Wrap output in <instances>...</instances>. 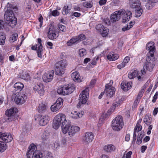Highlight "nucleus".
<instances>
[{"instance_id":"7c9ffc66","label":"nucleus","mask_w":158,"mask_h":158,"mask_svg":"<svg viewBox=\"0 0 158 158\" xmlns=\"http://www.w3.org/2000/svg\"><path fill=\"white\" fill-rule=\"evenodd\" d=\"M43 157V154L39 150L35 151L33 152L32 156V158H41Z\"/></svg>"},{"instance_id":"e433bc0d","label":"nucleus","mask_w":158,"mask_h":158,"mask_svg":"<svg viewBox=\"0 0 158 158\" xmlns=\"http://www.w3.org/2000/svg\"><path fill=\"white\" fill-rule=\"evenodd\" d=\"M6 36L2 32L0 33V44L3 45L4 44Z\"/></svg>"},{"instance_id":"5fc2aeb1","label":"nucleus","mask_w":158,"mask_h":158,"mask_svg":"<svg viewBox=\"0 0 158 158\" xmlns=\"http://www.w3.org/2000/svg\"><path fill=\"white\" fill-rule=\"evenodd\" d=\"M140 101V100H139L138 99L136 98V99L135 100V101L134 102V103H133V105L132 106V108H136L137 107L138 103H139Z\"/></svg>"},{"instance_id":"f8f14e48","label":"nucleus","mask_w":158,"mask_h":158,"mask_svg":"<svg viewBox=\"0 0 158 158\" xmlns=\"http://www.w3.org/2000/svg\"><path fill=\"white\" fill-rule=\"evenodd\" d=\"M48 34V38L52 40L56 39L58 36L56 29L54 26H51L49 28Z\"/></svg>"},{"instance_id":"7ed1b4c3","label":"nucleus","mask_w":158,"mask_h":158,"mask_svg":"<svg viewBox=\"0 0 158 158\" xmlns=\"http://www.w3.org/2000/svg\"><path fill=\"white\" fill-rule=\"evenodd\" d=\"M70 126V123L68 122V123L64 127H63L62 131L64 134L68 132L69 135L70 136H72L79 131L80 128L77 126H72L71 127Z\"/></svg>"},{"instance_id":"c85d7f7f","label":"nucleus","mask_w":158,"mask_h":158,"mask_svg":"<svg viewBox=\"0 0 158 158\" xmlns=\"http://www.w3.org/2000/svg\"><path fill=\"white\" fill-rule=\"evenodd\" d=\"M12 17H15L14 13L12 10H9L8 9L6 11L4 14V17L5 19H6L8 17H10L11 18Z\"/></svg>"},{"instance_id":"9d476101","label":"nucleus","mask_w":158,"mask_h":158,"mask_svg":"<svg viewBox=\"0 0 158 158\" xmlns=\"http://www.w3.org/2000/svg\"><path fill=\"white\" fill-rule=\"evenodd\" d=\"M63 102V99L61 98H59L56 102L51 106V109L53 112H56L61 107Z\"/></svg>"},{"instance_id":"f704fd0d","label":"nucleus","mask_w":158,"mask_h":158,"mask_svg":"<svg viewBox=\"0 0 158 158\" xmlns=\"http://www.w3.org/2000/svg\"><path fill=\"white\" fill-rule=\"evenodd\" d=\"M78 40L77 37L72 38L67 42V45L68 46H72L73 44L76 43Z\"/></svg>"},{"instance_id":"412c9836","label":"nucleus","mask_w":158,"mask_h":158,"mask_svg":"<svg viewBox=\"0 0 158 158\" xmlns=\"http://www.w3.org/2000/svg\"><path fill=\"white\" fill-rule=\"evenodd\" d=\"M129 5L132 8H136L139 7L141 4L139 0H129Z\"/></svg>"},{"instance_id":"6e6d98bb","label":"nucleus","mask_w":158,"mask_h":158,"mask_svg":"<svg viewBox=\"0 0 158 158\" xmlns=\"http://www.w3.org/2000/svg\"><path fill=\"white\" fill-rule=\"evenodd\" d=\"M130 57L129 56H126L125 58L123 60L122 63L125 65L127 63H128Z\"/></svg>"},{"instance_id":"de8ad7c7","label":"nucleus","mask_w":158,"mask_h":158,"mask_svg":"<svg viewBox=\"0 0 158 158\" xmlns=\"http://www.w3.org/2000/svg\"><path fill=\"white\" fill-rule=\"evenodd\" d=\"M106 114H103L101 116L99 121V123L102 124V123L107 117Z\"/></svg>"},{"instance_id":"864d4df0","label":"nucleus","mask_w":158,"mask_h":158,"mask_svg":"<svg viewBox=\"0 0 158 158\" xmlns=\"http://www.w3.org/2000/svg\"><path fill=\"white\" fill-rule=\"evenodd\" d=\"M83 5L85 7L87 8H90L92 6V5L91 3L86 2H83Z\"/></svg>"},{"instance_id":"cd10ccee","label":"nucleus","mask_w":158,"mask_h":158,"mask_svg":"<svg viewBox=\"0 0 158 158\" xmlns=\"http://www.w3.org/2000/svg\"><path fill=\"white\" fill-rule=\"evenodd\" d=\"M75 87L71 85H65V89H66L67 95L72 93L75 90Z\"/></svg>"},{"instance_id":"72a5a7b5","label":"nucleus","mask_w":158,"mask_h":158,"mask_svg":"<svg viewBox=\"0 0 158 158\" xmlns=\"http://www.w3.org/2000/svg\"><path fill=\"white\" fill-rule=\"evenodd\" d=\"M24 87L23 84L20 82L15 83L14 85V87L17 90H21Z\"/></svg>"},{"instance_id":"1a4fd4ad","label":"nucleus","mask_w":158,"mask_h":158,"mask_svg":"<svg viewBox=\"0 0 158 158\" xmlns=\"http://www.w3.org/2000/svg\"><path fill=\"white\" fill-rule=\"evenodd\" d=\"M27 99L26 95L24 93L21 92L18 94L15 98V102L18 105L24 103Z\"/></svg>"},{"instance_id":"774afa93","label":"nucleus","mask_w":158,"mask_h":158,"mask_svg":"<svg viewBox=\"0 0 158 158\" xmlns=\"http://www.w3.org/2000/svg\"><path fill=\"white\" fill-rule=\"evenodd\" d=\"M106 0H100L99 1V4L100 6H102L106 3Z\"/></svg>"},{"instance_id":"4be33fe9","label":"nucleus","mask_w":158,"mask_h":158,"mask_svg":"<svg viewBox=\"0 0 158 158\" xmlns=\"http://www.w3.org/2000/svg\"><path fill=\"white\" fill-rule=\"evenodd\" d=\"M38 44L37 45V50L38 56L39 57L41 58L42 56L41 52L43 51V46L41 44V40L40 38H38L37 39Z\"/></svg>"},{"instance_id":"ddd939ff","label":"nucleus","mask_w":158,"mask_h":158,"mask_svg":"<svg viewBox=\"0 0 158 158\" xmlns=\"http://www.w3.org/2000/svg\"><path fill=\"white\" fill-rule=\"evenodd\" d=\"M105 87V91L106 92V95L107 98H110L114 94L115 89L113 87L109 85L108 84H106Z\"/></svg>"},{"instance_id":"338daca9","label":"nucleus","mask_w":158,"mask_h":158,"mask_svg":"<svg viewBox=\"0 0 158 158\" xmlns=\"http://www.w3.org/2000/svg\"><path fill=\"white\" fill-rule=\"evenodd\" d=\"M131 154L132 152L131 151H130L127 153L126 155H125V157L126 158H131Z\"/></svg>"},{"instance_id":"bb28decb","label":"nucleus","mask_w":158,"mask_h":158,"mask_svg":"<svg viewBox=\"0 0 158 158\" xmlns=\"http://www.w3.org/2000/svg\"><path fill=\"white\" fill-rule=\"evenodd\" d=\"M66 89H65V85L64 86L59 87L57 90V93L61 95H67Z\"/></svg>"},{"instance_id":"0eeeda50","label":"nucleus","mask_w":158,"mask_h":158,"mask_svg":"<svg viewBox=\"0 0 158 158\" xmlns=\"http://www.w3.org/2000/svg\"><path fill=\"white\" fill-rule=\"evenodd\" d=\"M148 56L146 59L147 62L145 63V67L149 71L152 70L155 65V60L154 55L149 56L148 54Z\"/></svg>"},{"instance_id":"a18cd8bd","label":"nucleus","mask_w":158,"mask_h":158,"mask_svg":"<svg viewBox=\"0 0 158 158\" xmlns=\"http://www.w3.org/2000/svg\"><path fill=\"white\" fill-rule=\"evenodd\" d=\"M52 147L54 150L59 148L60 146V144L57 142L53 143L51 144Z\"/></svg>"},{"instance_id":"f03ea898","label":"nucleus","mask_w":158,"mask_h":158,"mask_svg":"<svg viewBox=\"0 0 158 158\" xmlns=\"http://www.w3.org/2000/svg\"><path fill=\"white\" fill-rule=\"evenodd\" d=\"M68 123L66 119V116L63 114H59L55 117L53 123V127L57 129L61 125L62 127Z\"/></svg>"},{"instance_id":"79ce46f5","label":"nucleus","mask_w":158,"mask_h":158,"mask_svg":"<svg viewBox=\"0 0 158 158\" xmlns=\"http://www.w3.org/2000/svg\"><path fill=\"white\" fill-rule=\"evenodd\" d=\"M7 146L6 143L0 141V152H4L6 149Z\"/></svg>"},{"instance_id":"39448f33","label":"nucleus","mask_w":158,"mask_h":158,"mask_svg":"<svg viewBox=\"0 0 158 158\" xmlns=\"http://www.w3.org/2000/svg\"><path fill=\"white\" fill-rule=\"evenodd\" d=\"M67 65L66 60H61L55 64L56 68L55 72L56 75L61 76L63 75L65 71V68Z\"/></svg>"},{"instance_id":"2eb2a0df","label":"nucleus","mask_w":158,"mask_h":158,"mask_svg":"<svg viewBox=\"0 0 158 158\" xmlns=\"http://www.w3.org/2000/svg\"><path fill=\"white\" fill-rule=\"evenodd\" d=\"M5 20L6 25L13 27L16 25L17 20L15 17H12L11 18L8 17L6 19H5Z\"/></svg>"},{"instance_id":"13d9d810","label":"nucleus","mask_w":158,"mask_h":158,"mask_svg":"<svg viewBox=\"0 0 158 158\" xmlns=\"http://www.w3.org/2000/svg\"><path fill=\"white\" fill-rule=\"evenodd\" d=\"M7 133H3L2 132H0V138L2 140H3L4 138H5Z\"/></svg>"},{"instance_id":"5701e85b","label":"nucleus","mask_w":158,"mask_h":158,"mask_svg":"<svg viewBox=\"0 0 158 158\" xmlns=\"http://www.w3.org/2000/svg\"><path fill=\"white\" fill-rule=\"evenodd\" d=\"M34 89L37 91L40 95H43L44 94L43 86L42 84L40 83L33 87Z\"/></svg>"},{"instance_id":"ea45409f","label":"nucleus","mask_w":158,"mask_h":158,"mask_svg":"<svg viewBox=\"0 0 158 158\" xmlns=\"http://www.w3.org/2000/svg\"><path fill=\"white\" fill-rule=\"evenodd\" d=\"M18 35L17 33H15L13 34L10 38L9 41L10 42H13L17 39Z\"/></svg>"},{"instance_id":"f257e3e1","label":"nucleus","mask_w":158,"mask_h":158,"mask_svg":"<svg viewBox=\"0 0 158 158\" xmlns=\"http://www.w3.org/2000/svg\"><path fill=\"white\" fill-rule=\"evenodd\" d=\"M122 16L123 23L128 21L132 17V13L129 10L125 11L122 9L115 11L110 16V20L112 22H114L118 21L121 16Z\"/></svg>"},{"instance_id":"c03bdc74","label":"nucleus","mask_w":158,"mask_h":158,"mask_svg":"<svg viewBox=\"0 0 158 158\" xmlns=\"http://www.w3.org/2000/svg\"><path fill=\"white\" fill-rule=\"evenodd\" d=\"M48 134L45 131L44 132L41 136V138L43 141L46 140L48 138Z\"/></svg>"},{"instance_id":"20e7f679","label":"nucleus","mask_w":158,"mask_h":158,"mask_svg":"<svg viewBox=\"0 0 158 158\" xmlns=\"http://www.w3.org/2000/svg\"><path fill=\"white\" fill-rule=\"evenodd\" d=\"M123 126V121L122 117L118 115L114 119L111 123V126L113 130L116 131H120Z\"/></svg>"},{"instance_id":"dca6fc26","label":"nucleus","mask_w":158,"mask_h":158,"mask_svg":"<svg viewBox=\"0 0 158 158\" xmlns=\"http://www.w3.org/2000/svg\"><path fill=\"white\" fill-rule=\"evenodd\" d=\"M54 73V71L52 70L50 73H44L42 76L43 81L45 82L51 81L53 79Z\"/></svg>"},{"instance_id":"c9c22d12","label":"nucleus","mask_w":158,"mask_h":158,"mask_svg":"<svg viewBox=\"0 0 158 158\" xmlns=\"http://www.w3.org/2000/svg\"><path fill=\"white\" fill-rule=\"evenodd\" d=\"M143 10L141 8L140 6L139 7L136 8L135 15L136 17L140 16L142 14Z\"/></svg>"},{"instance_id":"473e14b6","label":"nucleus","mask_w":158,"mask_h":158,"mask_svg":"<svg viewBox=\"0 0 158 158\" xmlns=\"http://www.w3.org/2000/svg\"><path fill=\"white\" fill-rule=\"evenodd\" d=\"M71 114L72 118L76 119L81 117L82 115L81 113H78L76 111H74L73 112H71Z\"/></svg>"},{"instance_id":"680f3d73","label":"nucleus","mask_w":158,"mask_h":158,"mask_svg":"<svg viewBox=\"0 0 158 158\" xmlns=\"http://www.w3.org/2000/svg\"><path fill=\"white\" fill-rule=\"evenodd\" d=\"M66 139L64 138L63 139L61 140V144L60 145V146H61L62 147L64 146L66 144Z\"/></svg>"},{"instance_id":"b1692460","label":"nucleus","mask_w":158,"mask_h":158,"mask_svg":"<svg viewBox=\"0 0 158 158\" xmlns=\"http://www.w3.org/2000/svg\"><path fill=\"white\" fill-rule=\"evenodd\" d=\"M104 150L107 153H111L115 150V147L114 145L110 144L105 146L103 148Z\"/></svg>"},{"instance_id":"6ab92c4d","label":"nucleus","mask_w":158,"mask_h":158,"mask_svg":"<svg viewBox=\"0 0 158 158\" xmlns=\"http://www.w3.org/2000/svg\"><path fill=\"white\" fill-rule=\"evenodd\" d=\"M132 83L126 81H123L121 84V89L124 91H127L130 89L132 86Z\"/></svg>"},{"instance_id":"c756f323","label":"nucleus","mask_w":158,"mask_h":158,"mask_svg":"<svg viewBox=\"0 0 158 158\" xmlns=\"http://www.w3.org/2000/svg\"><path fill=\"white\" fill-rule=\"evenodd\" d=\"M144 135V132H141L139 133L137 136V140L136 141L137 143L139 145L142 142V139Z\"/></svg>"},{"instance_id":"4c0bfd02","label":"nucleus","mask_w":158,"mask_h":158,"mask_svg":"<svg viewBox=\"0 0 158 158\" xmlns=\"http://www.w3.org/2000/svg\"><path fill=\"white\" fill-rule=\"evenodd\" d=\"M71 7L69 6H64L63 9L62 11V14L63 15H65L67 14L69 11L71 9Z\"/></svg>"},{"instance_id":"bf43d9fd","label":"nucleus","mask_w":158,"mask_h":158,"mask_svg":"<svg viewBox=\"0 0 158 158\" xmlns=\"http://www.w3.org/2000/svg\"><path fill=\"white\" fill-rule=\"evenodd\" d=\"M59 12L56 10H54L52 12V15L54 16H56L59 15Z\"/></svg>"},{"instance_id":"4468645a","label":"nucleus","mask_w":158,"mask_h":158,"mask_svg":"<svg viewBox=\"0 0 158 158\" xmlns=\"http://www.w3.org/2000/svg\"><path fill=\"white\" fill-rule=\"evenodd\" d=\"M94 135L91 132H86L85 133L83 140L84 143L86 144H88L92 142L94 138Z\"/></svg>"},{"instance_id":"423d86ee","label":"nucleus","mask_w":158,"mask_h":158,"mask_svg":"<svg viewBox=\"0 0 158 158\" xmlns=\"http://www.w3.org/2000/svg\"><path fill=\"white\" fill-rule=\"evenodd\" d=\"M16 109L11 108L6 110L5 114L6 117L5 119L6 122H10L15 120L16 117Z\"/></svg>"},{"instance_id":"2f4dec72","label":"nucleus","mask_w":158,"mask_h":158,"mask_svg":"<svg viewBox=\"0 0 158 158\" xmlns=\"http://www.w3.org/2000/svg\"><path fill=\"white\" fill-rule=\"evenodd\" d=\"M38 110L40 112H44L46 110V106L44 104L40 103L38 108Z\"/></svg>"},{"instance_id":"49530a36","label":"nucleus","mask_w":158,"mask_h":158,"mask_svg":"<svg viewBox=\"0 0 158 158\" xmlns=\"http://www.w3.org/2000/svg\"><path fill=\"white\" fill-rule=\"evenodd\" d=\"M79 54L81 57L83 56L86 54L85 50L84 48L80 49L79 51Z\"/></svg>"},{"instance_id":"e2e57ef3","label":"nucleus","mask_w":158,"mask_h":158,"mask_svg":"<svg viewBox=\"0 0 158 158\" xmlns=\"http://www.w3.org/2000/svg\"><path fill=\"white\" fill-rule=\"evenodd\" d=\"M148 119L147 118H145L144 119V122L147 125H149L150 124V120L149 118L148 117Z\"/></svg>"},{"instance_id":"3c124183","label":"nucleus","mask_w":158,"mask_h":158,"mask_svg":"<svg viewBox=\"0 0 158 158\" xmlns=\"http://www.w3.org/2000/svg\"><path fill=\"white\" fill-rule=\"evenodd\" d=\"M21 78L25 80H28L30 79V76L27 73H25L23 76L21 77Z\"/></svg>"},{"instance_id":"37998d69","label":"nucleus","mask_w":158,"mask_h":158,"mask_svg":"<svg viewBox=\"0 0 158 158\" xmlns=\"http://www.w3.org/2000/svg\"><path fill=\"white\" fill-rule=\"evenodd\" d=\"M154 3L151 2H148L145 5V7L147 9H152Z\"/></svg>"},{"instance_id":"f3484780","label":"nucleus","mask_w":158,"mask_h":158,"mask_svg":"<svg viewBox=\"0 0 158 158\" xmlns=\"http://www.w3.org/2000/svg\"><path fill=\"white\" fill-rule=\"evenodd\" d=\"M50 117L48 115H41L39 119L40 124L41 126L46 125L48 122Z\"/></svg>"},{"instance_id":"69168bd1","label":"nucleus","mask_w":158,"mask_h":158,"mask_svg":"<svg viewBox=\"0 0 158 158\" xmlns=\"http://www.w3.org/2000/svg\"><path fill=\"white\" fill-rule=\"evenodd\" d=\"M78 39L83 40L85 39V35L83 34H81L78 36V38H77Z\"/></svg>"},{"instance_id":"a878e982","label":"nucleus","mask_w":158,"mask_h":158,"mask_svg":"<svg viewBox=\"0 0 158 158\" xmlns=\"http://www.w3.org/2000/svg\"><path fill=\"white\" fill-rule=\"evenodd\" d=\"M119 57L118 54H114L112 52L109 53L107 56L108 59L110 61L115 60L117 59Z\"/></svg>"},{"instance_id":"4d7b16f0","label":"nucleus","mask_w":158,"mask_h":158,"mask_svg":"<svg viewBox=\"0 0 158 158\" xmlns=\"http://www.w3.org/2000/svg\"><path fill=\"white\" fill-rule=\"evenodd\" d=\"M59 28L60 30L63 32H64L66 30L65 27L64 26L62 25H59Z\"/></svg>"},{"instance_id":"a211bd4d","label":"nucleus","mask_w":158,"mask_h":158,"mask_svg":"<svg viewBox=\"0 0 158 158\" xmlns=\"http://www.w3.org/2000/svg\"><path fill=\"white\" fill-rule=\"evenodd\" d=\"M146 49L149 50V54H148L149 56L154 55L155 48L154 46V43L153 42H150L147 44L146 46Z\"/></svg>"},{"instance_id":"a19ab883","label":"nucleus","mask_w":158,"mask_h":158,"mask_svg":"<svg viewBox=\"0 0 158 158\" xmlns=\"http://www.w3.org/2000/svg\"><path fill=\"white\" fill-rule=\"evenodd\" d=\"M138 73L137 71L135 70L131 73L128 75V77L130 79H132L138 75Z\"/></svg>"},{"instance_id":"aec40b11","label":"nucleus","mask_w":158,"mask_h":158,"mask_svg":"<svg viewBox=\"0 0 158 158\" xmlns=\"http://www.w3.org/2000/svg\"><path fill=\"white\" fill-rule=\"evenodd\" d=\"M28 151L27 153V156L28 158H31V156L36 151V147L34 144H31L28 148Z\"/></svg>"},{"instance_id":"8fccbe9b","label":"nucleus","mask_w":158,"mask_h":158,"mask_svg":"<svg viewBox=\"0 0 158 158\" xmlns=\"http://www.w3.org/2000/svg\"><path fill=\"white\" fill-rule=\"evenodd\" d=\"M142 127L138 123L137 124L136 126L134 128V130L137 131V132H138L141 131L142 129Z\"/></svg>"},{"instance_id":"393cba45","label":"nucleus","mask_w":158,"mask_h":158,"mask_svg":"<svg viewBox=\"0 0 158 158\" xmlns=\"http://www.w3.org/2000/svg\"><path fill=\"white\" fill-rule=\"evenodd\" d=\"M71 77L72 79L75 82H80L81 80L79 77V74L77 72H75L72 74Z\"/></svg>"},{"instance_id":"0e129e2a","label":"nucleus","mask_w":158,"mask_h":158,"mask_svg":"<svg viewBox=\"0 0 158 158\" xmlns=\"http://www.w3.org/2000/svg\"><path fill=\"white\" fill-rule=\"evenodd\" d=\"M131 28V27H129L128 24L124 26L122 28V30L123 31H125L127 30H129Z\"/></svg>"},{"instance_id":"09e8293b","label":"nucleus","mask_w":158,"mask_h":158,"mask_svg":"<svg viewBox=\"0 0 158 158\" xmlns=\"http://www.w3.org/2000/svg\"><path fill=\"white\" fill-rule=\"evenodd\" d=\"M6 25L5 22H4L2 20H0V29H6Z\"/></svg>"},{"instance_id":"603ef678","label":"nucleus","mask_w":158,"mask_h":158,"mask_svg":"<svg viewBox=\"0 0 158 158\" xmlns=\"http://www.w3.org/2000/svg\"><path fill=\"white\" fill-rule=\"evenodd\" d=\"M144 92V89H141V90L140 91L139 93L137 95L136 98L140 100V98L143 95V93Z\"/></svg>"},{"instance_id":"6e6552de","label":"nucleus","mask_w":158,"mask_h":158,"mask_svg":"<svg viewBox=\"0 0 158 158\" xmlns=\"http://www.w3.org/2000/svg\"><path fill=\"white\" fill-rule=\"evenodd\" d=\"M89 90L88 88H86L83 90L81 93L79 97L78 104L81 105V104H85L87 101V99L89 95Z\"/></svg>"},{"instance_id":"052dcab7","label":"nucleus","mask_w":158,"mask_h":158,"mask_svg":"<svg viewBox=\"0 0 158 158\" xmlns=\"http://www.w3.org/2000/svg\"><path fill=\"white\" fill-rule=\"evenodd\" d=\"M47 158H54L53 155L51 152H48L46 155Z\"/></svg>"},{"instance_id":"9b49d317","label":"nucleus","mask_w":158,"mask_h":158,"mask_svg":"<svg viewBox=\"0 0 158 158\" xmlns=\"http://www.w3.org/2000/svg\"><path fill=\"white\" fill-rule=\"evenodd\" d=\"M96 28L97 31L99 32L103 37H106L108 34L109 29L101 24L97 25Z\"/></svg>"},{"instance_id":"58836bf2","label":"nucleus","mask_w":158,"mask_h":158,"mask_svg":"<svg viewBox=\"0 0 158 158\" xmlns=\"http://www.w3.org/2000/svg\"><path fill=\"white\" fill-rule=\"evenodd\" d=\"M13 138L10 134H7L5 138H4L3 141L5 142H10L12 140Z\"/></svg>"}]
</instances>
